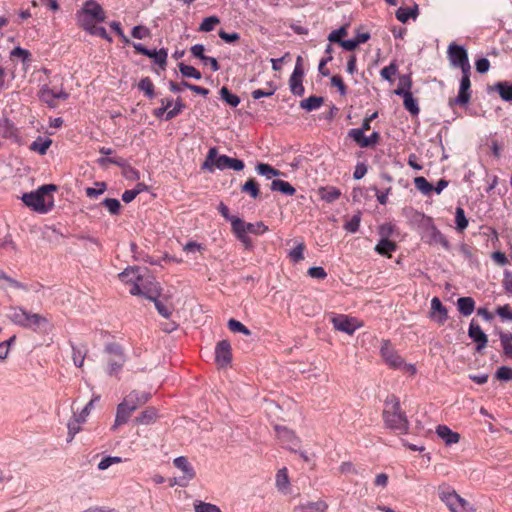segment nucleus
<instances>
[{
	"label": "nucleus",
	"mask_w": 512,
	"mask_h": 512,
	"mask_svg": "<svg viewBox=\"0 0 512 512\" xmlns=\"http://www.w3.org/2000/svg\"><path fill=\"white\" fill-rule=\"evenodd\" d=\"M57 190L54 184H45L35 191L24 193L21 197L23 203L32 210L45 214L54 206L53 192Z\"/></svg>",
	"instance_id": "f257e3e1"
},
{
	"label": "nucleus",
	"mask_w": 512,
	"mask_h": 512,
	"mask_svg": "<svg viewBox=\"0 0 512 512\" xmlns=\"http://www.w3.org/2000/svg\"><path fill=\"white\" fill-rule=\"evenodd\" d=\"M383 419L387 428L406 434L409 422L405 413L401 410L400 401L395 395H389L385 400Z\"/></svg>",
	"instance_id": "f03ea898"
},
{
	"label": "nucleus",
	"mask_w": 512,
	"mask_h": 512,
	"mask_svg": "<svg viewBox=\"0 0 512 512\" xmlns=\"http://www.w3.org/2000/svg\"><path fill=\"white\" fill-rule=\"evenodd\" d=\"M202 167L211 172L214 170V167L219 170L232 169L235 171H241L244 169L245 165L240 159L231 158L227 155H218L217 149L212 147L209 149Z\"/></svg>",
	"instance_id": "7ed1b4c3"
},
{
	"label": "nucleus",
	"mask_w": 512,
	"mask_h": 512,
	"mask_svg": "<svg viewBox=\"0 0 512 512\" xmlns=\"http://www.w3.org/2000/svg\"><path fill=\"white\" fill-rule=\"evenodd\" d=\"M7 316L14 324L34 330L48 323L44 316L30 313L21 307H11Z\"/></svg>",
	"instance_id": "20e7f679"
},
{
	"label": "nucleus",
	"mask_w": 512,
	"mask_h": 512,
	"mask_svg": "<svg viewBox=\"0 0 512 512\" xmlns=\"http://www.w3.org/2000/svg\"><path fill=\"white\" fill-rule=\"evenodd\" d=\"M439 498L451 512H476L470 503L449 487L440 488Z\"/></svg>",
	"instance_id": "39448f33"
},
{
	"label": "nucleus",
	"mask_w": 512,
	"mask_h": 512,
	"mask_svg": "<svg viewBox=\"0 0 512 512\" xmlns=\"http://www.w3.org/2000/svg\"><path fill=\"white\" fill-rule=\"evenodd\" d=\"M76 18L79 26H88L91 23L103 22L106 15L103 8L97 2L89 0L77 12Z\"/></svg>",
	"instance_id": "423d86ee"
},
{
	"label": "nucleus",
	"mask_w": 512,
	"mask_h": 512,
	"mask_svg": "<svg viewBox=\"0 0 512 512\" xmlns=\"http://www.w3.org/2000/svg\"><path fill=\"white\" fill-rule=\"evenodd\" d=\"M105 353L108 355L106 369L107 374L110 376H118L126 362V356L122 347L116 343L108 344L105 347Z\"/></svg>",
	"instance_id": "0eeeda50"
},
{
	"label": "nucleus",
	"mask_w": 512,
	"mask_h": 512,
	"mask_svg": "<svg viewBox=\"0 0 512 512\" xmlns=\"http://www.w3.org/2000/svg\"><path fill=\"white\" fill-rule=\"evenodd\" d=\"M447 54L451 66L460 68L461 72L471 71L468 53L463 46L451 43L448 46Z\"/></svg>",
	"instance_id": "6e6552de"
},
{
	"label": "nucleus",
	"mask_w": 512,
	"mask_h": 512,
	"mask_svg": "<svg viewBox=\"0 0 512 512\" xmlns=\"http://www.w3.org/2000/svg\"><path fill=\"white\" fill-rule=\"evenodd\" d=\"M173 465L179 469L183 475L179 478H175L171 482V486L179 485L181 487H186L191 480H193L196 476V472L193 466L190 464L188 459L185 456L176 457L173 460Z\"/></svg>",
	"instance_id": "1a4fd4ad"
},
{
	"label": "nucleus",
	"mask_w": 512,
	"mask_h": 512,
	"mask_svg": "<svg viewBox=\"0 0 512 512\" xmlns=\"http://www.w3.org/2000/svg\"><path fill=\"white\" fill-rule=\"evenodd\" d=\"M331 322L335 330L352 335L358 328L362 326L361 322L354 317L347 315H335L332 317Z\"/></svg>",
	"instance_id": "9d476101"
},
{
	"label": "nucleus",
	"mask_w": 512,
	"mask_h": 512,
	"mask_svg": "<svg viewBox=\"0 0 512 512\" xmlns=\"http://www.w3.org/2000/svg\"><path fill=\"white\" fill-rule=\"evenodd\" d=\"M39 97L49 107L54 108L57 106L58 100H66L68 94L62 88H50L48 85H43L39 91Z\"/></svg>",
	"instance_id": "9b49d317"
},
{
	"label": "nucleus",
	"mask_w": 512,
	"mask_h": 512,
	"mask_svg": "<svg viewBox=\"0 0 512 512\" xmlns=\"http://www.w3.org/2000/svg\"><path fill=\"white\" fill-rule=\"evenodd\" d=\"M380 354L384 362L391 368L397 369L404 365V359L397 353L388 340L382 341Z\"/></svg>",
	"instance_id": "f8f14e48"
},
{
	"label": "nucleus",
	"mask_w": 512,
	"mask_h": 512,
	"mask_svg": "<svg viewBox=\"0 0 512 512\" xmlns=\"http://www.w3.org/2000/svg\"><path fill=\"white\" fill-rule=\"evenodd\" d=\"M303 75V60L301 56H298L296 59L294 71L289 79L290 90L296 96H302L304 94L305 89L302 84Z\"/></svg>",
	"instance_id": "ddd939ff"
},
{
	"label": "nucleus",
	"mask_w": 512,
	"mask_h": 512,
	"mask_svg": "<svg viewBox=\"0 0 512 512\" xmlns=\"http://www.w3.org/2000/svg\"><path fill=\"white\" fill-rule=\"evenodd\" d=\"M268 230V227L261 221L255 223H248L239 219L233 220V229L232 232H242L246 235L254 234V235H262Z\"/></svg>",
	"instance_id": "4468645a"
},
{
	"label": "nucleus",
	"mask_w": 512,
	"mask_h": 512,
	"mask_svg": "<svg viewBox=\"0 0 512 512\" xmlns=\"http://www.w3.org/2000/svg\"><path fill=\"white\" fill-rule=\"evenodd\" d=\"M470 73H471V71L462 72V78L460 80L458 96L454 99V103L457 105L465 106L470 101V98H471Z\"/></svg>",
	"instance_id": "2eb2a0df"
},
{
	"label": "nucleus",
	"mask_w": 512,
	"mask_h": 512,
	"mask_svg": "<svg viewBox=\"0 0 512 512\" xmlns=\"http://www.w3.org/2000/svg\"><path fill=\"white\" fill-rule=\"evenodd\" d=\"M232 359L231 345L228 340H221L215 348V361L220 367H226Z\"/></svg>",
	"instance_id": "dca6fc26"
},
{
	"label": "nucleus",
	"mask_w": 512,
	"mask_h": 512,
	"mask_svg": "<svg viewBox=\"0 0 512 512\" xmlns=\"http://www.w3.org/2000/svg\"><path fill=\"white\" fill-rule=\"evenodd\" d=\"M150 393L145 391L134 390L130 392L123 400V404L130 409L135 411L138 407L144 405L150 399Z\"/></svg>",
	"instance_id": "f3484780"
},
{
	"label": "nucleus",
	"mask_w": 512,
	"mask_h": 512,
	"mask_svg": "<svg viewBox=\"0 0 512 512\" xmlns=\"http://www.w3.org/2000/svg\"><path fill=\"white\" fill-rule=\"evenodd\" d=\"M389 231H390V227H386L384 225L381 226L380 234L383 236V238L375 246V251L378 254L387 256V257H391L390 253L394 252L397 248L395 242H393L387 238Z\"/></svg>",
	"instance_id": "a211bd4d"
},
{
	"label": "nucleus",
	"mask_w": 512,
	"mask_h": 512,
	"mask_svg": "<svg viewBox=\"0 0 512 512\" xmlns=\"http://www.w3.org/2000/svg\"><path fill=\"white\" fill-rule=\"evenodd\" d=\"M468 335L476 343V350L478 352H481L486 347L488 342L487 335L474 320L469 325Z\"/></svg>",
	"instance_id": "6ab92c4d"
},
{
	"label": "nucleus",
	"mask_w": 512,
	"mask_h": 512,
	"mask_svg": "<svg viewBox=\"0 0 512 512\" xmlns=\"http://www.w3.org/2000/svg\"><path fill=\"white\" fill-rule=\"evenodd\" d=\"M430 318L440 325H443L448 318L447 308L438 297H433L431 300Z\"/></svg>",
	"instance_id": "aec40b11"
},
{
	"label": "nucleus",
	"mask_w": 512,
	"mask_h": 512,
	"mask_svg": "<svg viewBox=\"0 0 512 512\" xmlns=\"http://www.w3.org/2000/svg\"><path fill=\"white\" fill-rule=\"evenodd\" d=\"M133 285L130 289V293L132 295H143L149 300H155V297L160 295V288L154 285L153 288H149L147 290H143L142 286H144V278L142 277L141 281L135 280L132 282Z\"/></svg>",
	"instance_id": "412c9836"
},
{
	"label": "nucleus",
	"mask_w": 512,
	"mask_h": 512,
	"mask_svg": "<svg viewBox=\"0 0 512 512\" xmlns=\"http://www.w3.org/2000/svg\"><path fill=\"white\" fill-rule=\"evenodd\" d=\"M436 433L447 445L456 444L460 440V435L446 425H439Z\"/></svg>",
	"instance_id": "4be33fe9"
},
{
	"label": "nucleus",
	"mask_w": 512,
	"mask_h": 512,
	"mask_svg": "<svg viewBox=\"0 0 512 512\" xmlns=\"http://www.w3.org/2000/svg\"><path fill=\"white\" fill-rule=\"evenodd\" d=\"M133 411H130L122 402L117 406V412L112 430H116L119 426L127 423Z\"/></svg>",
	"instance_id": "5701e85b"
},
{
	"label": "nucleus",
	"mask_w": 512,
	"mask_h": 512,
	"mask_svg": "<svg viewBox=\"0 0 512 512\" xmlns=\"http://www.w3.org/2000/svg\"><path fill=\"white\" fill-rule=\"evenodd\" d=\"M328 505L319 500L316 502H307L295 507L294 512H326Z\"/></svg>",
	"instance_id": "b1692460"
},
{
	"label": "nucleus",
	"mask_w": 512,
	"mask_h": 512,
	"mask_svg": "<svg viewBox=\"0 0 512 512\" xmlns=\"http://www.w3.org/2000/svg\"><path fill=\"white\" fill-rule=\"evenodd\" d=\"M85 422V419L81 417H76L73 415V417L68 421L67 423V429H68V437L67 442L71 443L77 433L81 430V425Z\"/></svg>",
	"instance_id": "393cba45"
},
{
	"label": "nucleus",
	"mask_w": 512,
	"mask_h": 512,
	"mask_svg": "<svg viewBox=\"0 0 512 512\" xmlns=\"http://www.w3.org/2000/svg\"><path fill=\"white\" fill-rule=\"evenodd\" d=\"M459 312L464 316H469L475 309V301L472 297H460L457 300Z\"/></svg>",
	"instance_id": "a878e982"
},
{
	"label": "nucleus",
	"mask_w": 512,
	"mask_h": 512,
	"mask_svg": "<svg viewBox=\"0 0 512 512\" xmlns=\"http://www.w3.org/2000/svg\"><path fill=\"white\" fill-rule=\"evenodd\" d=\"M270 189L272 191H279L288 196H292L296 192L295 188L289 182L280 179L273 180Z\"/></svg>",
	"instance_id": "bb28decb"
},
{
	"label": "nucleus",
	"mask_w": 512,
	"mask_h": 512,
	"mask_svg": "<svg viewBox=\"0 0 512 512\" xmlns=\"http://www.w3.org/2000/svg\"><path fill=\"white\" fill-rule=\"evenodd\" d=\"M324 102L323 97L319 96H310L300 102V107L307 111H313L322 106Z\"/></svg>",
	"instance_id": "cd10ccee"
},
{
	"label": "nucleus",
	"mask_w": 512,
	"mask_h": 512,
	"mask_svg": "<svg viewBox=\"0 0 512 512\" xmlns=\"http://www.w3.org/2000/svg\"><path fill=\"white\" fill-rule=\"evenodd\" d=\"M255 169L259 175L264 176L266 179H272L281 174L279 170L266 163L257 164Z\"/></svg>",
	"instance_id": "c85d7f7f"
},
{
	"label": "nucleus",
	"mask_w": 512,
	"mask_h": 512,
	"mask_svg": "<svg viewBox=\"0 0 512 512\" xmlns=\"http://www.w3.org/2000/svg\"><path fill=\"white\" fill-rule=\"evenodd\" d=\"M119 278L123 282H133L135 280L141 281L142 275L139 273L138 267H128L119 274Z\"/></svg>",
	"instance_id": "c756f323"
},
{
	"label": "nucleus",
	"mask_w": 512,
	"mask_h": 512,
	"mask_svg": "<svg viewBox=\"0 0 512 512\" xmlns=\"http://www.w3.org/2000/svg\"><path fill=\"white\" fill-rule=\"evenodd\" d=\"M495 90L504 101H512V83L498 82L495 84Z\"/></svg>",
	"instance_id": "7c9ffc66"
},
{
	"label": "nucleus",
	"mask_w": 512,
	"mask_h": 512,
	"mask_svg": "<svg viewBox=\"0 0 512 512\" xmlns=\"http://www.w3.org/2000/svg\"><path fill=\"white\" fill-rule=\"evenodd\" d=\"M85 31L90 33L91 35L101 37L102 39L112 41L111 37H109L106 29L102 26H97L96 23H91L88 26H81Z\"/></svg>",
	"instance_id": "2f4dec72"
},
{
	"label": "nucleus",
	"mask_w": 512,
	"mask_h": 512,
	"mask_svg": "<svg viewBox=\"0 0 512 512\" xmlns=\"http://www.w3.org/2000/svg\"><path fill=\"white\" fill-rule=\"evenodd\" d=\"M241 191L243 193L249 194L253 199L258 198L260 194L259 185L254 178H250L248 181H246L242 185Z\"/></svg>",
	"instance_id": "473e14b6"
},
{
	"label": "nucleus",
	"mask_w": 512,
	"mask_h": 512,
	"mask_svg": "<svg viewBox=\"0 0 512 512\" xmlns=\"http://www.w3.org/2000/svg\"><path fill=\"white\" fill-rule=\"evenodd\" d=\"M156 418V411L152 408L144 410L138 417L135 418L136 424L148 425Z\"/></svg>",
	"instance_id": "72a5a7b5"
},
{
	"label": "nucleus",
	"mask_w": 512,
	"mask_h": 512,
	"mask_svg": "<svg viewBox=\"0 0 512 512\" xmlns=\"http://www.w3.org/2000/svg\"><path fill=\"white\" fill-rule=\"evenodd\" d=\"M276 486L277 488L285 492L289 487V478H288V472L286 468L280 469L276 474Z\"/></svg>",
	"instance_id": "f704fd0d"
},
{
	"label": "nucleus",
	"mask_w": 512,
	"mask_h": 512,
	"mask_svg": "<svg viewBox=\"0 0 512 512\" xmlns=\"http://www.w3.org/2000/svg\"><path fill=\"white\" fill-rule=\"evenodd\" d=\"M403 105L407 111L411 113V115L416 116L419 114L420 109L417 103V100L411 94H406L403 99Z\"/></svg>",
	"instance_id": "c9c22d12"
},
{
	"label": "nucleus",
	"mask_w": 512,
	"mask_h": 512,
	"mask_svg": "<svg viewBox=\"0 0 512 512\" xmlns=\"http://www.w3.org/2000/svg\"><path fill=\"white\" fill-rule=\"evenodd\" d=\"M138 88L143 91L149 99H153L155 97L154 85L149 77L142 78L138 83Z\"/></svg>",
	"instance_id": "e433bc0d"
},
{
	"label": "nucleus",
	"mask_w": 512,
	"mask_h": 512,
	"mask_svg": "<svg viewBox=\"0 0 512 512\" xmlns=\"http://www.w3.org/2000/svg\"><path fill=\"white\" fill-rule=\"evenodd\" d=\"M416 11H417V8H410V7H400L397 11H396V18L402 22V23H405L407 22L410 18H415L416 17Z\"/></svg>",
	"instance_id": "4c0bfd02"
},
{
	"label": "nucleus",
	"mask_w": 512,
	"mask_h": 512,
	"mask_svg": "<svg viewBox=\"0 0 512 512\" xmlns=\"http://www.w3.org/2000/svg\"><path fill=\"white\" fill-rule=\"evenodd\" d=\"M178 67H179L180 73L184 77L194 78L196 80H200L201 77H202L201 73L196 68H194L193 66H190V65H187V64H184V63H179Z\"/></svg>",
	"instance_id": "58836bf2"
},
{
	"label": "nucleus",
	"mask_w": 512,
	"mask_h": 512,
	"mask_svg": "<svg viewBox=\"0 0 512 512\" xmlns=\"http://www.w3.org/2000/svg\"><path fill=\"white\" fill-rule=\"evenodd\" d=\"M455 223L456 229L459 232L464 231L468 226V220L466 218L464 209L462 207H457L455 211Z\"/></svg>",
	"instance_id": "ea45409f"
},
{
	"label": "nucleus",
	"mask_w": 512,
	"mask_h": 512,
	"mask_svg": "<svg viewBox=\"0 0 512 512\" xmlns=\"http://www.w3.org/2000/svg\"><path fill=\"white\" fill-rule=\"evenodd\" d=\"M414 185L424 195H429L434 189V186L422 176L414 179Z\"/></svg>",
	"instance_id": "a19ab883"
},
{
	"label": "nucleus",
	"mask_w": 512,
	"mask_h": 512,
	"mask_svg": "<svg viewBox=\"0 0 512 512\" xmlns=\"http://www.w3.org/2000/svg\"><path fill=\"white\" fill-rule=\"evenodd\" d=\"M186 108V105L183 103L181 98H178L172 109L169 108L165 115V120L170 121L173 118L177 117L179 114L182 113V111Z\"/></svg>",
	"instance_id": "79ce46f5"
},
{
	"label": "nucleus",
	"mask_w": 512,
	"mask_h": 512,
	"mask_svg": "<svg viewBox=\"0 0 512 512\" xmlns=\"http://www.w3.org/2000/svg\"><path fill=\"white\" fill-rule=\"evenodd\" d=\"M220 96L227 104L232 107H236L240 103V98L237 95L232 94L227 87H222L220 89Z\"/></svg>",
	"instance_id": "37998d69"
},
{
	"label": "nucleus",
	"mask_w": 512,
	"mask_h": 512,
	"mask_svg": "<svg viewBox=\"0 0 512 512\" xmlns=\"http://www.w3.org/2000/svg\"><path fill=\"white\" fill-rule=\"evenodd\" d=\"M332 51H333L332 46L330 44L327 45V47L325 49V53L327 54V57L321 59L319 62L318 71L321 75H323L325 77L329 76V74H330L329 70L326 69L325 66L328 62H330L333 59Z\"/></svg>",
	"instance_id": "c03bdc74"
},
{
	"label": "nucleus",
	"mask_w": 512,
	"mask_h": 512,
	"mask_svg": "<svg viewBox=\"0 0 512 512\" xmlns=\"http://www.w3.org/2000/svg\"><path fill=\"white\" fill-rule=\"evenodd\" d=\"M14 134V125L7 117H0V135L11 137Z\"/></svg>",
	"instance_id": "a18cd8bd"
},
{
	"label": "nucleus",
	"mask_w": 512,
	"mask_h": 512,
	"mask_svg": "<svg viewBox=\"0 0 512 512\" xmlns=\"http://www.w3.org/2000/svg\"><path fill=\"white\" fill-rule=\"evenodd\" d=\"M220 23V19L217 16H210L203 19L200 24L199 30L202 32H210L214 30L215 26Z\"/></svg>",
	"instance_id": "49530a36"
},
{
	"label": "nucleus",
	"mask_w": 512,
	"mask_h": 512,
	"mask_svg": "<svg viewBox=\"0 0 512 512\" xmlns=\"http://www.w3.org/2000/svg\"><path fill=\"white\" fill-rule=\"evenodd\" d=\"M86 355V349L72 345V359L76 367H82Z\"/></svg>",
	"instance_id": "de8ad7c7"
},
{
	"label": "nucleus",
	"mask_w": 512,
	"mask_h": 512,
	"mask_svg": "<svg viewBox=\"0 0 512 512\" xmlns=\"http://www.w3.org/2000/svg\"><path fill=\"white\" fill-rule=\"evenodd\" d=\"M96 187H87L85 189L86 195L89 198H97L99 195L103 194L106 189V183L105 182H97L95 183Z\"/></svg>",
	"instance_id": "09e8293b"
},
{
	"label": "nucleus",
	"mask_w": 512,
	"mask_h": 512,
	"mask_svg": "<svg viewBox=\"0 0 512 512\" xmlns=\"http://www.w3.org/2000/svg\"><path fill=\"white\" fill-rule=\"evenodd\" d=\"M340 195V191L334 187H328L326 189H323L321 192V198L329 203L337 200L340 197Z\"/></svg>",
	"instance_id": "8fccbe9b"
},
{
	"label": "nucleus",
	"mask_w": 512,
	"mask_h": 512,
	"mask_svg": "<svg viewBox=\"0 0 512 512\" xmlns=\"http://www.w3.org/2000/svg\"><path fill=\"white\" fill-rule=\"evenodd\" d=\"M102 205L107 208V210L112 215H117L120 212L121 204L118 199L115 198H106L103 200Z\"/></svg>",
	"instance_id": "3c124183"
},
{
	"label": "nucleus",
	"mask_w": 512,
	"mask_h": 512,
	"mask_svg": "<svg viewBox=\"0 0 512 512\" xmlns=\"http://www.w3.org/2000/svg\"><path fill=\"white\" fill-rule=\"evenodd\" d=\"M228 328L234 333H242L247 336L251 334V331L245 325L235 319L228 321Z\"/></svg>",
	"instance_id": "603ef678"
},
{
	"label": "nucleus",
	"mask_w": 512,
	"mask_h": 512,
	"mask_svg": "<svg viewBox=\"0 0 512 512\" xmlns=\"http://www.w3.org/2000/svg\"><path fill=\"white\" fill-rule=\"evenodd\" d=\"M149 58H152L155 63L160 65L161 67L166 65L167 61V51L165 49L160 50H150V56Z\"/></svg>",
	"instance_id": "864d4df0"
},
{
	"label": "nucleus",
	"mask_w": 512,
	"mask_h": 512,
	"mask_svg": "<svg viewBox=\"0 0 512 512\" xmlns=\"http://www.w3.org/2000/svg\"><path fill=\"white\" fill-rule=\"evenodd\" d=\"M431 240L435 243L440 244L445 249H449V241L447 240L446 236L441 233L437 228L433 227L431 232Z\"/></svg>",
	"instance_id": "5fc2aeb1"
},
{
	"label": "nucleus",
	"mask_w": 512,
	"mask_h": 512,
	"mask_svg": "<svg viewBox=\"0 0 512 512\" xmlns=\"http://www.w3.org/2000/svg\"><path fill=\"white\" fill-rule=\"evenodd\" d=\"M194 509L195 512H222L218 506L202 501H196L194 503Z\"/></svg>",
	"instance_id": "6e6d98bb"
},
{
	"label": "nucleus",
	"mask_w": 512,
	"mask_h": 512,
	"mask_svg": "<svg viewBox=\"0 0 512 512\" xmlns=\"http://www.w3.org/2000/svg\"><path fill=\"white\" fill-rule=\"evenodd\" d=\"M50 145H51V140L46 139V140L42 141L39 139V140L34 141L31 144L30 149L38 152L40 155H44V154H46Z\"/></svg>",
	"instance_id": "4d7b16f0"
},
{
	"label": "nucleus",
	"mask_w": 512,
	"mask_h": 512,
	"mask_svg": "<svg viewBox=\"0 0 512 512\" xmlns=\"http://www.w3.org/2000/svg\"><path fill=\"white\" fill-rule=\"evenodd\" d=\"M305 244L300 242L293 250L290 251L289 257L293 262H299L304 259Z\"/></svg>",
	"instance_id": "13d9d810"
},
{
	"label": "nucleus",
	"mask_w": 512,
	"mask_h": 512,
	"mask_svg": "<svg viewBox=\"0 0 512 512\" xmlns=\"http://www.w3.org/2000/svg\"><path fill=\"white\" fill-rule=\"evenodd\" d=\"M269 85V89H256L252 92V97L253 99L255 100H258L262 97H270L272 96L275 91H276V87L270 82L268 83Z\"/></svg>",
	"instance_id": "bf43d9fd"
},
{
	"label": "nucleus",
	"mask_w": 512,
	"mask_h": 512,
	"mask_svg": "<svg viewBox=\"0 0 512 512\" xmlns=\"http://www.w3.org/2000/svg\"><path fill=\"white\" fill-rule=\"evenodd\" d=\"M495 377L501 381L512 380V368L508 366H501L497 369Z\"/></svg>",
	"instance_id": "052dcab7"
},
{
	"label": "nucleus",
	"mask_w": 512,
	"mask_h": 512,
	"mask_svg": "<svg viewBox=\"0 0 512 512\" xmlns=\"http://www.w3.org/2000/svg\"><path fill=\"white\" fill-rule=\"evenodd\" d=\"M152 301L154 302L155 308L161 316H163L164 318L170 317L172 310L169 306H167L161 300H159L158 297H155V300Z\"/></svg>",
	"instance_id": "680f3d73"
},
{
	"label": "nucleus",
	"mask_w": 512,
	"mask_h": 512,
	"mask_svg": "<svg viewBox=\"0 0 512 512\" xmlns=\"http://www.w3.org/2000/svg\"><path fill=\"white\" fill-rule=\"evenodd\" d=\"M346 35H347V29H346V27L342 26L339 29L332 31L328 36V40L330 42H336V43L340 44L343 41L342 37L346 36Z\"/></svg>",
	"instance_id": "e2e57ef3"
},
{
	"label": "nucleus",
	"mask_w": 512,
	"mask_h": 512,
	"mask_svg": "<svg viewBox=\"0 0 512 512\" xmlns=\"http://www.w3.org/2000/svg\"><path fill=\"white\" fill-rule=\"evenodd\" d=\"M131 35L136 39H144L150 35V30L145 26L138 25L132 29Z\"/></svg>",
	"instance_id": "0e129e2a"
},
{
	"label": "nucleus",
	"mask_w": 512,
	"mask_h": 512,
	"mask_svg": "<svg viewBox=\"0 0 512 512\" xmlns=\"http://www.w3.org/2000/svg\"><path fill=\"white\" fill-rule=\"evenodd\" d=\"M10 55L12 57H19L22 59L23 62H27V61H30L31 60V53L26 50V49H23L21 47H15Z\"/></svg>",
	"instance_id": "69168bd1"
},
{
	"label": "nucleus",
	"mask_w": 512,
	"mask_h": 512,
	"mask_svg": "<svg viewBox=\"0 0 512 512\" xmlns=\"http://www.w3.org/2000/svg\"><path fill=\"white\" fill-rule=\"evenodd\" d=\"M360 221H361V218H360V215L357 214V215H354L346 224H345V229L350 232V233H355L358 231L359 229V226H360Z\"/></svg>",
	"instance_id": "338daca9"
},
{
	"label": "nucleus",
	"mask_w": 512,
	"mask_h": 512,
	"mask_svg": "<svg viewBox=\"0 0 512 512\" xmlns=\"http://www.w3.org/2000/svg\"><path fill=\"white\" fill-rule=\"evenodd\" d=\"M397 72V66L394 63H391L390 65L384 67L381 69L380 74L381 77L387 81L392 80V76L395 75Z\"/></svg>",
	"instance_id": "774afa93"
}]
</instances>
